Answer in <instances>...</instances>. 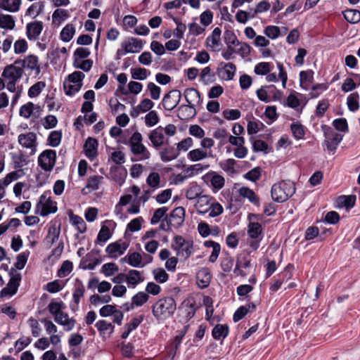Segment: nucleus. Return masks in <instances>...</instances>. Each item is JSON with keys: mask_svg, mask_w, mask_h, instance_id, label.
I'll use <instances>...</instances> for the list:
<instances>
[{"mask_svg": "<svg viewBox=\"0 0 360 360\" xmlns=\"http://www.w3.org/2000/svg\"><path fill=\"white\" fill-rule=\"evenodd\" d=\"M195 207L198 214H205L208 213L210 217H218L224 211L222 205L217 202L212 196L207 195H202L199 197Z\"/></svg>", "mask_w": 360, "mask_h": 360, "instance_id": "nucleus-1", "label": "nucleus"}, {"mask_svg": "<svg viewBox=\"0 0 360 360\" xmlns=\"http://www.w3.org/2000/svg\"><path fill=\"white\" fill-rule=\"evenodd\" d=\"M176 309V304L174 299L172 297H166L160 299L155 303L152 308V312L157 319H165L172 316Z\"/></svg>", "mask_w": 360, "mask_h": 360, "instance_id": "nucleus-2", "label": "nucleus"}, {"mask_svg": "<svg viewBox=\"0 0 360 360\" xmlns=\"http://www.w3.org/2000/svg\"><path fill=\"white\" fill-rule=\"evenodd\" d=\"M295 192V184L292 181H281L271 187V194L273 200L278 202L286 201Z\"/></svg>", "mask_w": 360, "mask_h": 360, "instance_id": "nucleus-3", "label": "nucleus"}, {"mask_svg": "<svg viewBox=\"0 0 360 360\" xmlns=\"http://www.w3.org/2000/svg\"><path fill=\"white\" fill-rule=\"evenodd\" d=\"M23 70L18 64H15V61L13 64L7 65L1 74L3 78L5 79L6 83V89L12 93L16 91V83L21 79Z\"/></svg>", "mask_w": 360, "mask_h": 360, "instance_id": "nucleus-4", "label": "nucleus"}, {"mask_svg": "<svg viewBox=\"0 0 360 360\" xmlns=\"http://www.w3.org/2000/svg\"><path fill=\"white\" fill-rule=\"evenodd\" d=\"M143 136L139 131L134 132L129 140L131 152L137 156L136 160H146L150 158V153L143 144Z\"/></svg>", "mask_w": 360, "mask_h": 360, "instance_id": "nucleus-5", "label": "nucleus"}, {"mask_svg": "<svg viewBox=\"0 0 360 360\" xmlns=\"http://www.w3.org/2000/svg\"><path fill=\"white\" fill-rule=\"evenodd\" d=\"M247 233L250 239L249 241L250 247L254 250H257L263 238V229L261 224L259 222H250L248 226Z\"/></svg>", "mask_w": 360, "mask_h": 360, "instance_id": "nucleus-6", "label": "nucleus"}, {"mask_svg": "<svg viewBox=\"0 0 360 360\" xmlns=\"http://www.w3.org/2000/svg\"><path fill=\"white\" fill-rule=\"evenodd\" d=\"M37 210H40L39 214L42 217L55 213L57 211L56 202L53 201L47 193L42 194L37 204Z\"/></svg>", "mask_w": 360, "mask_h": 360, "instance_id": "nucleus-7", "label": "nucleus"}, {"mask_svg": "<svg viewBox=\"0 0 360 360\" xmlns=\"http://www.w3.org/2000/svg\"><path fill=\"white\" fill-rule=\"evenodd\" d=\"M172 248L177 252V255H181L185 259L189 257L193 252V243L186 240L181 236H177L174 238Z\"/></svg>", "mask_w": 360, "mask_h": 360, "instance_id": "nucleus-8", "label": "nucleus"}, {"mask_svg": "<svg viewBox=\"0 0 360 360\" xmlns=\"http://www.w3.org/2000/svg\"><path fill=\"white\" fill-rule=\"evenodd\" d=\"M56 160V152L53 150H45L38 158L39 165L46 172L53 169Z\"/></svg>", "mask_w": 360, "mask_h": 360, "instance_id": "nucleus-9", "label": "nucleus"}, {"mask_svg": "<svg viewBox=\"0 0 360 360\" xmlns=\"http://www.w3.org/2000/svg\"><path fill=\"white\" fill-rule=\"evenodd\" d=\"M324 135V146L327 148L328 150L335 152L339 143L342 140V135L335 132L330 127H328L325 130Z\"/></svg>", "mask_w": 360, "mask_h": 360, "instance_id": "nucleus-10", "label": "nucleus"}, {"mask_svg": "<svg viewBox=\"0 0 360 360\" xmlns=\"http://www.w3.org/2000/svg\"><path fill=\"white\" fill-rule=\"evenodd\" d=\"M181 98V94L180 91L176 89L169 91L163 97L162 101L163 108L168 111L172 110L179 104Z\"/></svg>", "mask_w": 360, "mask_h": 360, "instance_id": "nucleus-11", "label": "nucleus"}, {"mask_svg": "<svg viewBox=\"0 0 360 360\" xmlns=\"http://www.w3.org/2000/svg\"><path fill=\"white\" fill-rule=\"evenodd\" d=\"M184 208L182 207H178L172 210L169 217L166 216L165 220L167 221L168 226L179 228L183 224L184 221Z\"/></svg>", "mask_w": 360, "mask_h": 360, "instance_id": "nucleus-12", "label": "nucleus"}, {"mask_svg": "<svg viewBox=\"0 0 360 360\" xmlns=\"http://www.w3.org/2000/svg\"><path fill=\"white\" fill-rule=\"evenodd\" d=\"M18 141L23 148L31 149V154L35 153L37 146L36 134L34 132L21 134L18 136Z\"/></svg>", "mask_w": 360, "mask_h": 360, "instance_id": "nucleus-13", "label": "nucleus"}, {"mask_svg": "<svg viewBox=\"0 0 360 360\" xmlns=\"http://www.w3.org/2000/svg\"><path fill=\"white\" fill-rule=\"evenodd\" d=\"M11 276L9 282L6 288L1 290V295H13L16 293L21 281V274L19 273L13 274L12 271L9 273Z\"/></svg>", "mask_w": 360, "mask_h": 360, "instance_id": "nucleus-14", "label": "nucleus"}, {"mask_svg": "<svg viewBox=\"0 0 360 360\" xmlns=\"http://www.w3.org/2000/svg\"><path fill=\"white\" fill-rule=\"evenodd\" d=\"M128 247L129 244L127 243L118 240L109 244L106 247L105 251L111 257L116 258L123 255Z\"/></svg>", "mask_w": 360, "mask_h": 360, "instance_id": "nucleus-15", "label": "nucleus"}, {"mask_svg": "<svg viewBox=\"0 0 360 360\" xmlns=\"http://www.w3.org/2000/svg\"><path fill=\"white\" fill-rule=\"evenodd\" d=\"M38 63V58L34 55H29L23 60L20 59L15 60V64H18L21 66L22 70L23 68H27L31 70H34L37 75L40 72V68Z\"/></svg>", "mask_w": 360, "mask_h": 360, "instance_id": "nucleus-16", "label": "nucleus"}, {"mask_svg": "<svg viewBox=\"0 0 360 360\" xmlns=\"http://www.w3.org/2000/svg\"><path fill=\"white\" fill-rule=\"evenodd\" d=\"M43 30V22L41 21H34L27 24L26 34L29 40L36 41L39 39Z\"/></svg>", "mask_w": 360, "mask_h": 360, "instance_id": "nucleus-17", "label": "nucleus"}, {"mask_svg": "<svg viewBox=\"0 0 360 360\" xmlns=\"http://www.w3.org/2000/svg\"><path fill=\"white\" fill-rule=\"evenodd\" d=\"M219 77L224 80L233 79L236 71V67L233 63H221L217 69Z\"/></svg>", "mask_w": 360, "mask_h": 360, "instance_id": "nucleus-18", "label": "nucleus"}, {"mask_svg": "<svg viewBox=\"0 0 360 360\" xmlns=\"http://www.w3.org/2000/svg\"><path fill=\"white\" fill-rule=\"evenodd\" d=\"M143 41L140 39L130 37L121 44L122 48L125 49V52L138 53L143 49Z\"/></svg>", "mask_w": 360, "mask_h": 360, "instance_id": "nucleus-19", "label": "nucleus"}, {"mask_svg": "<svg viewBox=\"0 0 360 360\" xmlns=\"http://www.w3.org/2000/svg\"><path fill=\"white\" fill-rule=\"evenodd\" d=\"M195 115L196 111L194 105L183 104L177 109V117L181 120H188L194 117Z\"/></svg>", "mask_w": 360, "mask_h": 360, "instance_id": "nucleus-20", "label": "nucleus"}, {"mask_svg": "<svg viewBox=\"0 0 360 360\" xmlns=\"http://www.w3.org/2000/svg\"><path fill=\"white\" fill-rule=\"evenodd\" d=\"M98 141L91 137H89L84 145V150L86 156L89 159L96 158L98 155Z\"/></svg>", "mask_w": 360, "mask_h": 360, "instance_id": "nucleus-21", "label": "nucleus"}, {"mask_svg": "<svg viewBox=\"0 0 360 360\" xmlns=\"http://www.w3.org/2000/svg\"><path fill=\"white\" fill-rule=\"evenodd\" d=\"M154 148H158L164 144L165 136L163 134V128L159 127L151 131L148 136Z\"/></svg>", "mask_w": 360, "mask_h": 360, "instance_id": "nucleus-22", "label": "nucleus"}, {"mask_svg": "<svg viewBox=\"0 0 360 360\" xmlns=\"http://www.w3.org/2000/svg\"><path fill=\"white\" fill-rule=\"evenodd\" d=\"M211 274L207 269H202L197 273V284L200 288H207L211 281Z\"/></svg>", "mask_w": 360, "mask_h": 360, "instance_id": "nucleus-23", "label": "nucleus"}, {"mask_svg": "<svg viewBox=\"0 0 360 360\" xmlns=\"http://www.w3.org/2000/svg\"><path fill=\"white\" fill-rule=\"evenodd\" d=\"M144 278L141 273L137 270L131 269L127 274V283L130 288H135L139 283L143 282Z\"/></svg>", "mask_w": 360, "mask_h": 360, "instance_id": "nucleus-24", "label": "nucleus"}, {"mask_svg": "<svg viewBox=\"0 0 360 360\" xmlns=\"http://www.w3.org/2000/svg\"><path fill=\"white\" fill-rule=\"evenodd\" d=\"M179 153L177 148L168 146L160 151V156L162 162H167L176 159L179 155Z\"/></svg>", "mask_w": 360, "mask_h": 360, "instance_id": "nucleus-25", "label": "nucleus"}, {"mask_svg": "<svg viewBox=\"0 0 360 360\" xmlns=\"http://www.w3.org/2000/svg\"><path fill=\"white\" fill-rule=\"evenodd\" d=\"M184 95L187 104L195 105V103H200L201 101L200 92L194 88L186 89Z\"/></svg>", "mask_w": 360, "mask_h": 360, "instance_id": "nucleus-26", "label": "nucleus"}, {"mask_svg": "<svg viewBox=\"0 0 360 360\" xmlns=\"http://www.w3.org/2000/svg\"><path fill=\"white\" fill-rule=\"evenodd\" d=\"M21 4L22 0H0V8L11 13H15L20 10Z\"/></svg>", "mask_w": 360, "mask_h": 360, "instance_id": "nucleus-27", "label": "nucleus"}, {"mask_svg": "<svg viewBox=\"0 0 360 360\" xmlns=\"http://www.w3.org/2000/svg\"><path fill=\"white\" fill-rule=\"evenodd\" d=\"M55 321L64 327L65 330L67 331L71 330L75 324V320L72 318H69V316L66 313L61 314L58 317H55Z\"/></svg>", "mask_w": 360, "mask_h": 360, "instance_id": "nucleus-28", "label": "nucleus"}, {"mask_svg": "<svg viewBox=\"0 0 360 360\" xmlns=\"http://www.w3.org/2000/svg\"><path fill=\"white\" fill-rule=\"evenodd\" d=\"M103 181V177L102 176H90L87 179L86 187L82 189V193H84L85 189H89V191L98 190Z\"/></svg>", "mask_w": 360, "mask_h": 360, "instance_id": "nucleus-29", "label": "nucleus"}, {"mask_svg": "<svg viewBox=\"0 0 360 360\" xmlns=\"http://www.w3.org/2000/svg\"><path fill=\"white\" fill-rule=\"evenodd\" d=\"M188 158L192 162H197L212 157V153H208L206 150L201 148L193 149L188 153Z\"/></svg>", "mask_w": 360, "mask_h": 360, "instance_id": "nucleus-30", "label": "nucleus"}, {"mask_svg": "<svg viewBox=\"0 0 360 360\" xmlns=\"http://www.w3.org/2000/svg\"><path fill=\"white\" fill-rule=\"evenodd\" d=\"M84 292L85 287L82 281H80L79 278H76L75 288L72 294L73 301L76 306L79 304L80 298L84 296Z\"/></svg>", "mask_w": 360, "mask_h": 360, "instance_id": "nucleus-31", "label": "nucleus"}, {"mask_svg": "<svg viewBox=\"0 0 360 360\" xmlns=\"http://www.w3.org/2000/svg\"><path fill=\"white\" fill-rule=\"evenodd\" d=\"M209 167V165H203L201 163L195 164L190 165L184 169L183 173L186 174V176L191 177L195 175H198L203 170L207 169Z\"/></svg>", "mask_w": 360, "mask_h": 360, "instance_id": "nucleus-32", "label": "nucleus"}, {"mask_svg": "<svg viewBox=\"0 0 360 360\" xmlns=\"http://www.w3.org/2000/svg\"><path fill=\"white\" fill-rule=\"evenodd\" d=\"M224 42L226 44L229 50L234 51L232 46H238L240 41L238 40L235 33L232 30H226L224 33Z\"/></svg>", "mask_w": 360, "mask_h": 360, "instance_id": "nucleus-33", "label": "nucleus"}, {"mask_svg": "<svg viewBox=\"0 0 360 360\" xmlns=\"http://www.w3.org/2000/svg\"><path fill=\"white\" fill-rule=\"evenodd\" d=\"M238 193L240 196L248 198V200L255 204V205H259V198L257 195L255 194L253 190L250 189L248 187H241Z\"/></svg>", "mask_w": 360, "mask_h": 360, "instance_id": "nucleus-34", "label": "nucleus"}, {"mask_svg": "<svg viewBox=\"0 0 360 360\" xmlns=\"http://www.w3.org/2000/svg\"><path fill=\"white\" fill-rule=\"evenodd\" d=\"M250 266V260L244 258L243 260H238L234 269V274L238 276L245 277L248 275V272L243 269H248Z\"/></svg>", "mask_w": 360, "mask_h": 360, "instance_id": "nucleus-35", "label": "nucleus"}, {"mask_svg": "<svg viewBox=\"0 0 360 360\" xmlns=\"http://www.w3.org/2000/svg\"><path fill=\"white\" fill-rule=\"evenodd\" d=\"M212 334L215 340L224 339L229 334V327L227 325L217 324L213 328Z\"/></svg>", "mask_w": 360, "mask_h": 360, "instance_id": "nucleus-36", "label": "nucleus"}, {"mask_svg": "<svg viewBox=\"0 0 360 360\" xmlns=\"http://www.w3.org/2000/svg\"><path fill=\"white\" fill-rule=\"evenodd\" d=\"M221 30L219 27H215L212 31V35L207 38L208 46L212 48H217L220 45Z\"/></svg>", "mask_w": 360, "mask_h": 360, "instance_id": "nucleus-37", "label": "nucleus"}, {"mask_svg": "<svg viewBox=\"0 0 360 360\" xmlns=\"http://www.w3.org/2000/svg\"><path fill=\"white\" fill-rule=\"evenodd\" d=\"M44 8V2L39 1L32 4L26 11L25 15L36 18L38 16Z\"/></svg>", "mask_w": 360, "mask_h": 360, "instance_id": "nucleus-38", "label": "nucleus"}, {"mask_svg": "<svg viewBox=\"0 0 360 360\" xmlns=\"http://www.w3.org/2000/svg\"><path fill=\"white\" fill-rule=\"evenodd\" d=\"M95 326L103 335L108 333L110 335L114 332V325L112 323L107 322L105 320H99L96 323Z\"/></svg>", "mask_w": 360, "mask_h": 360, "instance_id": "nucleus-39", "label": "nucleus"}, {"mask_svg": "<svg viewBox=\"0 0 360 360\" xmlns=\"http://www.w3.org/2000/svg\"><path fill=\"white\" fill-rule=\"evenodd\" d=\"M60 229L55 226H51L49 228L48 233L46 237V243L51 247L54 243H56L60 236Z\"/></svg>", "mask_w": 360, "mask_h": 360, "instance_id": "nucleus-40", "label": "nucleus"}, {"mask_svg": "<svg viewBox=\"0 0 360 360\" xmlns=\"http://www.w3.org/2000/svg\"><path fill=\"white\" fill-rule=\"evenodd\" d=\"M268 92L269 94V98H271V101H279L283 105H285V101L283 99V91L278 90L274 85H268Z\"/></svg>", "mask_w": 360, "mask_h": 360, "instance_id": "nucleus-41", "label": "nucleus"}, {"mask_svg": "<svg viewBox=\"0 0 360 360\" xmlns=\"http://www.w3.org/2000/svg\"><path fill=\"white\" fill-rule=\"evenodd\" d=\"M290 129L295 139L300 140L304 137L305 128L300 122L292 123L290 124Z\"/></svg>", "mask_w": 360, "mask_h": 360, "instance_id": "nucleus-42", "label": "nucleus"}, {"mask_svg": "<svg viewBox=\"0 0 360 360\" xmlns=\"http://www.w3.org/2000/svg\"><path fill=\"white\" fill-rule=\"evenodd\" d=\"M75 33V27L72 24L66 25L60 32V39L65 42L70 41Z\"/></svg>", "mask_w": 360, "mask_h": 360, "instance_id": "nucleus-43", "label": "nucleus"}, {"mask_svg": "<svg viewBox=\"0 0 360 360\" xmlns=\"http://www.w3.org/2000/svg\"><path fill=\"white\" fill-rule=\"evenodd\" d=\"M69 17L68 11L63 8H57L52 15V22L54 24H60Z\"/></svg>", "mask_w": 360, "mask_h": 360, "instance_id": "nucleus-44", "label": "nucleus"}, {"mask_svg": "<svg viewBox=\"0 0 360 360\" xmlns=\"http://www.w3.org/2000/svg\"><path fill=\"white\" fill-rule=\"evenodd\" d=\"M119 89L123 95H127L129 93L138 94L142 91L143 85L138 82L131 81L128 83V91L124 88L120 87Z\"/></svg>", "mask_w": 360, "mask_h": 360, "instance_id": "nucleus-45", "label": "nucleus"}, {"mask_svg": "<svg viewBox=\"0 0 360 360\" xmlns=\"http://www.w3.org/2000/svg\"><path fill=\"white\" fill-rule=\"evenodd\" d=\"M359 95L357 92L349 94L347 97V104L349 110L355 112L359 108Z\"/></svg>", "mask_w": 360, "mask_h": 360, "instance_id": "nucleus-46", "label": "nucleus"}, {"mask_svg": "<svg viewBox=\"0 0 360 360\" xmlns=\"http://www.w3.org/2000/svg\"><path fill=\"white\" fill-rule=\"evenodd\" d=\"M131 77L134 79L144 80L150 74V72L143 68H135L131 69Z\"/></svg>", "mask_w": 360, "mask_h": 360, "instance_id": "nucleus-47", "label": "nucleus"}, {"mask_svg": "<svg viewBox=\"0 0 360 360\" xmlns=\"http://www.w3.org/2000/svg\"><path fill=\"white\" fill-rule=\"evenodd\" d=\"M345 19L350 23H357L360 21V11L349 9L343 12Z\"/></svg>", "mask_w": 360, "mask_h": 360, "instance_id": "nucleus-48", "label": "nucleus"}, {"mask_svg": "<svg viewBox=\"0 0 360 360\" xmlns=\"http://www.w3.org/2000/svg\"><path fill=\"white\" fill-rule=\"evenodd\" d=\"M338 202L347 209H350L355 205L356 196L354 195H341L338 198Z\"/></svg>", "mask_w": 360, "mask_h": 360, "instance_id": "nucleus-49", "label": "nucleus"}, {"mask_svg": "<svg viewBox=\"0 0 360 360\" xmlns=\"http://www.w3.org/2000/svg\"><path fill=\"white\" fill-rule=\"evenodd\" d=\"M64 308L65 306L63 302H58L51 301L48 306L49 312L54 316V318L59 316L61 314H63L64 312L61 311V310Z\"/></svg>", "mask_w": 360, "mask_h": 360, "instance_id": "nucleus-50", "label": "nucleus"}, {"mask_svg": "<svg viewBox=\"0 0 360 360\" xmlns=\"http://www.w3.org/2000/svg\"><path fill=\"white\" fill-rule=\"evenodd\" d=\"M201 188L196 184H191L186 190V197L188 200L198 199L201 196Z\"/></svg>", "mask_w": 360, "mask_h": 360, "instance_id": "nucleus-51", "label": "nucleus"}, {"mask_svg": "<svg viewBox=\"0 0 360 360\" xmlns=\"http://www.w3.org/2000/svg\"><path fill=\"white\" fill-rule=\"evenodd\" d=\"M264 127V124L258 120H250L248 122L247 131L248 134H255Z\"/></svg>", "mask_w": 360, "mask_h": 360, "instance_id": "nucleus-52", "label": "nucleus"}, {"mask_svg": "<svg viewBox=\"0 0 360 360\" xmlns=\"http://www.w3.org/2000/svg\"><path fill=\"white\" fill-rule=\"evenodd\" d=\"M72 269L73 264L72 262L69 260L64 261L62 263L60 269L58 270L57 276L60 278H64L70 274V272L72 271Z\"/></svg>", "mask_w": 360, "mask_h": 360, "instance_id": "nucleus-53", "label": "nucleus"}, {"mask_svg": "<svg viewBox=\"0 0 360 360\" xmlns=\"http://www.w3.org/2000/svg\"><path fill=\"white\" fill-rule=\"evenodd\" d=\"M148 295L144 292H139L132 297V302L130 304L131 307L136 305L141 307L145 304L148 300Z\"/></svg>", "mask_w": 360, "mask_h": 360, "instance_id": "nucleus-54", "label": "nucleus"}, {"mask_svg": "<svg viewBox=\"0 0 360 360\" xmlns=\"http://www.w3.org/2000/svg\"><path fill=\"white\" fill-rule=\"evenodd\" d=\"M92 65H93V61L90 59H86V60L74 59V60H73V66L75 68L81 69L85 72L89 71L91 69Z\"/></svg>", "mask_w": 360, "mask_h": 360, "instance_id": "nucleus-55", "label": "nucleus"}, {"mask_svg": "<svg viewBox=\"0 0 360 360\" xmlns=\"http://www.w3.org/2000/svg\"><path fill=\"white\" fill-rule=\"evenodd\" d=\"M12 160L14 168L18 170L22 169V167L27 163L25 156L22 153L13 154Z\"/></svg>", "mask_w": 360, "mask_h": 360, "instance_id": "nucleus-56", "label": "nucleus"}, {"mask_svg": "<svg viewBox=\"0 0 360 360\" xmlns=\"http://www.w3.org/2000/svg\"><path fill=\"white\" fill-rule=\"evenodd\" d=\"M15 27V20L10 15H2L0 16V27L12 30Z\"/></svg>", "mask_w": 360, "mask_h": 360, "instance_id": "nucleus-57", "label": "nucleus"}, {"mask_svg": "<svg viewBox=\"0 0 360 360\" xmlns=\"http://www.w3.org/2000/svg\"><path fill=\"white\" fill-rule=\"evenodd\" d=\"M142 262V256L136 252L127 255V263L133 267H139Z\"/></svg>", "mask_w": 360, "mask_h": 360, "instance_id": "nucleus-58", "label": "nucleus"}, {"mask_svg": "<svg viewBox=\"0 0 360 360\" xmlns=\"http://www.w3.org/2000/svg\"><path fill=\"white\" fill-rule=\"evenodd\" d=\"M63 87L67 95L72 96L80 90L82 84H73L65 80L63 83Z\"/></svg>", "mask_w": 360, "mask_h": 360, "instance_id": "nucleus-59", "label": "nucleus"}, {"mask_svg": "<svg viewBox=\"0 0 360 360\" xmlns=\"http://www.w3.org/2000/svg\"><path fill=\"white\" fill-rule=\"evenodd\" d=\"M168 208L167 207H162L157 209L150 219L151 224H156L160 221L161 219L166 216Z\"/></svg>", "mask_w": 360, "mask_h": 360, "instance_id": "nucleus-60", "label": "nucleus"}, {"mask_svg": "<svg viewBox=\"0 0 360 360\" xmlns=\"http://www.w3.org/2000/svg\"><path fill=\"white\" fill-rule=\"evenodd\" d=\"M62 133L60 131H53L48 137L49 144L52 147H57L61 141Z\"/></svg>", "mask_w": 360, "mask_h": 360, "instance_id": "nucleus-61", "label": "nucleus"}, {"mask_svg": "<svg viewBox=\"0 0 360 360\" xmlns=\"http://www.w3.org/2000/svg\"><path fill=\"white\" fill-rule=\"evenodd\" d=\"M119 271L118 266L113 262L104 264L101 268V272L106 276H112Z\"/></svg>", "mask_w": 360, "mask_h": 360, "instance_id": "nucleus-62", "label": "nucleus"}, {"mask_svg": "<svg viewBox=\"0 0 360 360\" xmlns=\"http://www.w3.org/2000/svg\"><path fill=\"white\" fill-rule=\"evenodd\" d=\"M111 232L107 226H102L97 236L96 241L99 243H105L111 237Z\"/></svg>", "mask_w": 360, "mask_h": 360, "instance_id": "nucleus-63", "label": "nucleus"}, {"mask_svg": "<svg viewBox=\"0 0 360 360\" xmlns=\"http://www.w3.org/2000/svg\"><path fill=\"white\" fill-rule=\"evenodd\" d=\"M34 103L32 102H28L27 103L20 107L19 114L21 117L27 119L32 115L34 110Z\"/></svg>", "mask_w": 360, "mask_h": 360, "instance_id": "nucleus-64", "label": "nucleus"}]
</instances>
